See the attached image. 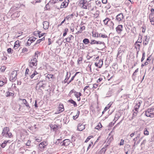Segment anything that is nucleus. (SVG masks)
<instances>
[{"label":"nucleus","mask_w":154,"mask_h":154,"mask_svg":"<svg viewBox=\"0 0 154 154\" xmlns=\"http://www.w3.org/2000/svg\"><path fill=\"white\" fill-rule=\"evenodd\" d=\"M98 85L96 84H94L93 85V88H96L98 87Z\"/></svg>","instance_id":"64"},{"label":"nucleus","mask_w":154,"mask_h":154,"mask_svg":"<svg viewBox=\"0 0 154 154\" xmlns=\"http://www.w3.org/2000/svg\"><path fill=\"white\" fill-rule=\"evenodd\" d=\"M149 19L152 25H154V16L149 17Z\"/></svg>","instance_id":"24"},{"label":"nucleus","mask_w":154,"mask_h":154,"mask_svg":"<svg viewBox=\"0 0 154 154\" xmlns=\"http://www.w3.org/2000/svg\"><path fill=\"white\" fill-rule=\"evenodd\" d=\"M149 38V37H148L146 35L144 37L143 41V44L144 45H146L148 44Z\"/></svg>","instance_id":"15"},{"label":"nucleus","mask_w":154,"mask_h":154,"mask_svg":"<svg viewBox=\"0 0 154 154\" xmlns=\"http://www.w3.org/2000/svg\"><path fill=\"white\" fill-rule=\"evenodd\" d=\"M103 64V61L101 59H100L95 63L96 66L100 68Z\"/></svg>","instance_id":"10"},{"label":"nucleus","mask_w":154,"mask_h":154,"mask_svg":"<svg viewBox=\"0 0 154 154\" xmlns=\"http://www.w3.org/2000/svg\"><path fill=\"white\" fill-rule=\"evenodd\" d=\"M29 40L30 41L32 42V43L36 39L35 38H30L29 39Z\"/></svg>","instance_id":"51"},{"label":"nucleus","mask_w":154,"mask_h":154,"mask_svg":"<svg viewBox=\"0 0 154 154\" xmlns=\"http://www.w3.org/2000/svg\"><path fill=\"white\" fill-rule=\"evenodd\" d=\"M106 149L105 148H103L101 149L100 151V154H104Z\"/></svg>","instance_id":"32"},{"label":"nucleus","mask_w":154,"mask_h":154,"mask_svg":"<svg viewBox=\"0 0 154 154\" xmlns=\"http://www.w3.org/2000/svg\"><path fill=\"white\" fill-rule=\"evenodd\" d=\"M83 60V58L82 57H80L77 60V63L78 64L80 63V62L82 61Z\"/></svg>","instance_id":"57"},{"label":"nucleus","mask_w":154,"mask_h":154,"mask_svg":"<svg viewBox=\"0 0 154 154\" xmlns=\"http://www.w3.org/2000/svg\"><path fill=\"white\" fill-rule=\"evenodd\" d=\"M74 38V37L72 35H69L65 39L66 42L71 43H72L71 40L73 39Z\"/></svg>","instance_id":"14"},{"label":"nucleus","mask_w":154,"mask_h":154,"mask_svg":"<svg viewBox=\"0 0 154 154\" xmlns=\"http://www.w3.org/2000/svg\"><path fill=\"white\" fill-rule=\"evenodd\" d=\"M123 53V51L122 49L121 48H119L118 50V53L117 54V57H120L122 56Z\"/></svg>","instance_id":"18"},{"label":"nucleus","mask_w":154,"mask_h":154,"mask_svg":"<svg viewBox=\"0 0 154 154\" xmlns=\"http://www.w3.org/2000/svg\"><path fill=\"white\" fill-rule=\"evenodd\" d=\"M123 16L122 13L119 14L116 17V20L118 21L122 20L123 18Z\"/></svg>","instance_id":"12"},{"label":"nucleus","mask_w":154,"mask_h":154,"mask_svg":"<svg viewBox=\"0 0 154 154\" xmlns=\"http://www.w3.org/2000/svg\"><path fill=\"white\" fill-rule=\"evenodd\" d=\"M8 142V140H5L3 143H2L1 144V146L2 147L4 148L6 145L7 143Z\"/></svg>","instance_id":"23"},{"label":"nucleus","mask_w":154,"mask_h":154,"mask_svg":"<svg viewBox=\"0 0 154 154\" xmlns=\"http://www.w3.org/2000/svg\"><path fill=\"white\" fill-rule=\"evenodd\" d=\"M137 43H135V47L137 49L138 48L139 50L140 49V44H137Z\"/></svg>","instance_id":"52"},{"label":"nucleus","mask_w":154,"mask_h":154,"mask_svg":"<svg viewBox=\"0 0 154 154\" xmlns=\"http://www.w3.org/2000/svg\"><path fill=\"white\" fill-rule=\"evenodd\" d=\"M29 71V70L27 68L26 70V72H25V75L26 76L27 75H29L28 72Z\"/></svg>","instance_id":"60"},{"label":"nucleus","mask_w":154,"mask_h":154,"mask_svg":"<svg viewBox=\"0 0 154 154\" xmlns=\"http://www.w3.org/2000/svg\"><path fill=\"white\" fill-rule=\"evenodd\" d=\"M145 53L144 52H143V54H142V57L141 59V62H143V61L144 60V59H145Z\"/></svg>","instance_id":"55"},{"label":"nucleus","mask_w":154,"mask_h":154,"mask_svg":"<svg viewBox=\"0 0 154 154\" xmlns=\"http://www.w3.org/2000/svg\"><path fill=\"white\" fill-rule=\"evenodd\" d=\"M93 137L92 136H91L88 137L87 138L86 140L85 141V142H87L88 140L91 138Z\"/></svg>","instance_id":"58"},{"label":"nucleus","mask_w":154,"mask_h":154,"mask_svg":"<svg viewBox=\"0 0 154 154\" xmlns=\"http://www.w3.org/2000/svg\"><path fill=\"white\" fill-rule=\"evenodd\" d=\"M68 29L67 28H65L64 29V32L63 33V36H65L67 34V32H68Z\"/></svg>","instance_id":"48"},{"label":"nucleus","mask_w":154,"mask_h":154,"mask_svg":"<svg viewBox=\"0 0 154 154\" xmlns=\"http://www.w3.org/2000/svg\"><path fill=\"white\" fill-rule=\"evenodd\" d=\"M142 36L140 35H139L138 41L137 42H136V43H141L142 42Z\"/></svg>","instance_id":"33"},{"label":"nucleus","mask_w":154,"mask_h":154,"mask_svg":"<svg viewBox=\"0 0 154 154\" xmlns=\"http://www.w3.org/2000/svg\"><path fill=\"white\" fill-rule=\"evenodd\" d=\"M142 103L141 100H139L137 101L136 103V105L134 106V109L136 112H138L139 108L141 104Z\"/></svg>","instance_id":"8"},{"label":"nucleus","mask_w":154,"mask_h":154,"mask_svg":"<svg viewBox=\"0 0 154 154\" xmlns=\"http://www.w3.org/2000/svg\"><path fill=\"white\" fill-rule=\"evenodd\" d=\"M45 87V84L42 83V82L40 81L37 84L36 86V89L38 91L41 90V88L44 89Z\"/></svg>","instance_id":"5"},{"label":"nucleus","mask_w":154,"mask_h":154,"mask_svg":"<svg viewBox=\"0 0 154 154\" xmlns=\"http://www.w3.org/2000/svg\"><path fill=\"white\" fill-rule=\"evenodd\" d=\"M72 18L71 17V16H70L69 15H68L65 18V19L66 20H71L72 19Z\"/></svg>","instance_id":"50"},{"label":"nucleus","mask_w":154,"mask_h":154,"mask_svg":"<svg viewBox=\"0 0 154 154\" xmlns=\"http://www.w3.org/2000/svg\"><path fill=\"white\" fill-rule=\"evenodd\" d=\"M69 102L73 104L74 107H76L77 106L76 103L72 100H69Z\"/></svg>","instance_id":"35"},{"label":"nucleus","mask_w":154,"mask_h":154,"mask_svg":"<svg viewBox=\"0 0 154 154\" xmlns=\"http://www.w3.org/2000/svg\"><path fill=\"white\" fill-rule=\"evenodd\" d=\"M32 43V42H30L29 39L28 40V41H27L26 44V46H29Z\"/></svg>","instance_id":"54"},{"label":"nucleus","mask_w":154,"mask_h":154,"mask_svg":"<svg viewBox=\"0 0 154 154\" xmlns=\"http://www.w3.org/2000/svg\"><path fill=\"white\" fill-rule=\"evenodd\" d=\"M143 133L145 135H148L149 134V132L146 128H145L144 129Z\"/></svg>","instance_id":"44"},{"label":"nucleus","mask_w":154,"mask_h":154,"mask_svg":"<svg viewBox=\"0 0 154 154\" xmlns=\"http://www.w3.org/2000/svg\"><path fill=\"white\" fill-rule=\"evenodd\" d=\"M31 142L30 140H28L26 143V145L27 146H29L30 145Z\"/></svg>","instance_id":"61"},{"label":"nucleus","mask_w":154,"mask_h":154,"mask_svg":"<svg viewBox=\"0 0 154 154\" xmlns=\"http://www.w3.org/2000/svg\"><path fill=\"white\" fill-rule=\"evenodd\" d=\"M141 133H138L136 135V137L133 139L132 141H134V142L137 143L136 141H137V139L140 137Z\"/></svg>","instance_id":"20"},{"label":"nucleus","mask_w":154,"mask_h":154,"mask_svg":"<svg viewBox=\"0 0 154 154\" xmlns=\"http://www.w3.org/2000/svg\"><path fill=\"white\" fill-rule=\"evenodd\" d=\"M2 135L6 137L11 138L12 136V134L11 133L9 132V128L8 127H5L4 128Z\"/></svg>","instance_id":"1"},{"label":"nucleus","mask_w":154,"mask_h":154,"mask_svg":"<svg viewBox=\"0 0 154 154\" xmlns=\"http://www.w3.org/2000/svg\"><path fill=\"white\" fill-rule=\"evenodd\" d=\"M59 111L60 112H63L64 110V106L63 105L61 104L59 105V107L58 109Z\"/></svg>","instance_id":"21"},{"label":"nucleus","mask_w":154,"mask_h":154,"mask_svg":"<svg viewBox=\"0 0 154 154\" xmlns=\"http://www.w3.org/2000/svg\"><path fill=\"white\" fill-rule=\"evenodd\" d=\"M137 75V73L134 72V73H133L132 75V77L133 78V79L134 80H135L136 78V76Z\"/></svg>","instance_id":"56"},{"label":"nucleus","mask_w":154,"mask_h":154,"mask_svg":"<svg viewBox=\"0 0 154 154\" xmlns=\"http://www.w3.org/2000/svg\"><path fill=\"white\" fill-rule=\"evenodd\" d=\"M20 46L19 41L18 40H17L14 43V48L15 49H16Z\"/></svg>","instance_id":"19"},{"label":"nucleus","mask_w":154,"mask_h":154,"mask_svg":"<svg viewBox=\"0 0 154 154\" xmlns=\"http://www.w3.org/2000/svg\"><path fill=\"white\" fill-rule=\"evenodd\" d=\"M120 117V116L118 114H116L115 115L114 121H115V122L117 121L118 119Z\"/></svg>","instance_id":"29"},{"label":"nucleus","mask_w":154,"mask_h":154,"mask_svg":"<svg viewBox=\"0 0 154 154\" xmlns=\"http://www.w3.org/2000/svg\"><path fill=\"white\" fill-rule=\"evenodd\" d=\"M5 83L2 81L0 80V87L3 86Z\"/></svg>","instance_id":"62"},{"label":"nucleus","mask_w":154,"mask_h":154,"mask_svg":"<svg viewBox=\"0 0 154 154\" xmlns=\"http://www.w3.org/2000/svg\"><path fill=\"white\" fill-rule=\"evenodd\" d=\"M19 100L23 101V103L26 105L28 109L30 108V107L29 106L28 103L25 99L20 98Z\"/></svg>","instance_id":"17"},{"label":"nucleus","mask_w":154,"mask_h":154,"mask_svg":"<svg viewBox=\"0 0 154 154\" xmlns=\"http://www.w3.org/2000/svg\"><path fill=\"white\" fill-rule=\"evenodd\" d=\"M14 95V94L12 92L8 91L6 92V96L7 97H9L10 96H13Z\"/></svg>","instance_id":"27"},{"label":"nucleus","mask_w":154,"mask_h":154,"mask_svg":"<svg viewBox=\"0 0 154 154\" xmlns=\"http://www.w3.org/2000/svg\"><path fill=\"white\" fill-rule=\"evenodd\" d=\"M38 73L35 71H34L33 73L30 75V77L31 79H32L36 75H37Z\"/></svg>","instance_id":"36"},{"label":"nucleus","mask_w":154,"mask_h":154,"mask_svg":"<svg viewBox=\"0 0 154 154\" xmlns=\"http://www.w3.org/2000/svg\"><path fill=\"white\" fill-rule=\"evenodd\" d=\"M151 13H150L149 17L153 16L154 15V9L153 8H151L150 10Z\"/></svg>","instance_id":"40"},{"label":"nucleus","mask_w":154,"mask_h":154,"mask_svg":"<svg viewBox=\"0 0 154 154\" xmlns=\"http://www.w3.org/2000/svg\"><path fill=\"white\" fill-rule=\"evenodd\" d=\"M131 149V146H130L129 145L127 144L126 145L125 147V150L126 151H130Z\"/></svg>","instance_id":"28"},{"label":"nucleus","mask_w":154,"mask_h":154,"mask_svg":"<svg viewBox=\"0 0 154 154\" xmlns=\"http://www.w3.org/2000/svg\"><path fill=\"white\" fill-rule=\"evenodd\" d=\"M37 60L36 57H34L29 62V66L30 67L35 68H37Z\"/></svg>","instance_id":"3"},{"label":"nucleus","mask_w":154,"mask_h":154,"mask_svg":"<svg viewBox=\"0 0 154 154\" xmlns=\"http://www.w3.org/2000/svg\"><path fill=\"white\" fill-rule=\"evenodd\" d=\"M145 115L147 117L151 118L154 117V112L153 109H148L146 111Z\"/></svg>","instance_id":"4"},{"label":"nucleus","mask_w":154,"mask_h":154,"mask_svg":"<svg viewBox=\"0 0 154 154\" xmlns=\"http://www.w3.org/2000/svg\"><path fill=\"white\" fill-rule=\"evenodd\" d=\"M110 20L109 19V18H107L104 20H103V22L105 25H107L108 24V23H109Z\"/></svg>","instance_id":"25"},{"label":"nucleus","mask_w":154,"mask_h":154,"mask_svg":"<svg viewBox=\"0 0 154 154\" xmlns=\"http://www.w3.org/2000/svg\"><path fill=\"white\" fill-rule=\"evenodd\" d=\"M83 42L85 44L87 45L89 43V41L88 39L85 38L83 40Z\"/></svg>","instance_id":"30"},{"label":"nucleus","mask_w":154,"mask_h":154,"mask_svg":"<svg viewBox=\"0 0 154 154\" xmlns=\"http://www.w3.org/2000/svg\"><path fill=\"white\" fill-rule=\"evenodd\" d=\"M108 24V26H109L111 28L113 29H114V25L113 23L110 20Z\"/></svg>","instance_id":"22"},{"label":"nucleus","mask_w":154,"mask_h":154,"mask_svg":"<svg viewBox=\"0 0 154 154\" xmlns=\"http://www.w3.org/2000/svg\"><path fill=\"white\" fill-rule=\"evenodd\" d=\"M88 5V3L85 0H81L79 1V6L81 8L84 9H87Z\"/></svg>","instance_id":"2"},{"label":"nucleus","mask_w":154,"mask_h":154,"mask_svg":"<svg viewBox=\"0 0 154 154\" xmlns=\"http://www.w3.org/2000/svg\"><path fill=\"white\" fill-rule=\"evenodd\" d=\"M76 92L75 91L74 89H72L70 91V92H69V96H70L71 95V94L72 93H74L75 94Z\"/></svg>","instance_id":"53"},{"label":"nucleus","mask_w":154,"mask_h":154,"mask_svg":"<svg viewBox=\"0 0 154 154\" xmlns=\"http://www.w3.org/2000/svg\"><path fill=\"white\" fill-rule=\"evenodd\" d=\"M107 36L105 34H103L101 33H99V36L98 37H101L103 38H107Z\"/></svg>","instance_id":"41"},{"label":"nucleus","mask_w":154,"mask_h":154,"mask_svg":"<svg viewBox=\"0 0 154 154\" xmlns=\"http://www.w3.org/2000/svg\"><path fill=\"white\" fill-rule=\"evenodd\" d=\"M20 11L19 12H16L14 13L13 14V15L14 16H15L16 17H18L20 16Z\"/></svg>","instance_id":"39"},{"label":"nucleus","mask_w":154,"mask_h":154,"mask_svg":"<svg viewBox=\"0 0 154 154\" xmlns=\"http://www.w3.org/2000/svg\"><path fill=\"white\" fill-rule=\"evenodd\" d=\"M48 145V143L46 141L41 142L39 145V147L41 149H44Z\"/></svg>","instance_id":"6"},{"label":"nucleus","mask_w":154,"mask_h":154,"mask_svg":"<svg viewBox=\"0 0 154 154\" xmlns=\"http://www.w3.org/2000/svg\"><path fill=\"white\" fill-rule=\"evenodd\" d=\"M79 114H80L79 111L78 110L76 115L75 116H73V119H77L78 118V117H79Z\"/></svg>","instance_id":"38"},{"label":"nucleus","mask_w":154,"mask_h":154,"mask_svg":"<svg viewBox=\"0 0 154 154\" xmlns=\"http://www.w3.org/2000/svg\"><path fill=\"white\" fill-rule=\"evenodd\" d=\"M40 54L39 52L37 51L35 52V55L34 56V57H36V58H37L38 57V54Z\"/></svg>","instance_id":"47"},{"label":"nucleus","mask_w":154,"mask_h":154,"mask_svg":"<svg viewBox=\"0 0 154 154\" xmlns=\"http://www.w3.org/2000/svg\"><path fill=\"white\" fill-rule=\"evenodd\" d=\"M54 75L48 74L47 76V78H48L49 79H52L54 77Z\"/></svg>","instance_id":"42"},{"label":"nucleus","mask_w":154,"mask_h":154,"mask_svg":"<svg viewBox=\"0 0 154 154\" xmlns=\"http://www.w3.org/2000/svg\"><path fill=\"white\" fill-rule=\"evenodd\" d=\"M35 140L38 142H40L42 140V137H35Z\"/></svg>","instance_id":"49"},{"label":"nucleus","mask_w":154,"mask_h":154,"mask_svg":"<svg viewBox=\"0 0 154 154\" xmlns=\"http://www.w3.org/2000/svg\"><path fill=\"white\" fill-rule=\"evenodd\" d=\"M50 127L54 131H56L57 129V126L56 125H52L51 126H50Z\"/></svg>","instance_id":"31"},{"label":"nucleus","mask_w":154,"mask_h":154,"mask_svg":"<svg viewBox=\"0 0 154 154\" xmlns=\"http://www.w3.org/2000/svg\"><path fill=\"white\" fill-rule=\"evenodd\" d=\"M124 140L123 139H122L121 140V142L120 143V145H123L124 144Z\"/></svg>","instance_id":"63"},{"label":"nucleus","mask_w":154,"mask_h":154,"mask_svg":"<svg viewBox=\"0 0 154 154\" xmlns=\"http://www.w3.org/2000/svg\"><path fill=\"white\" fill-rule=\"evenodd\" d=\"M93 34V36L95 37H98L99 33H98L97 32H96L93 31L92 32Z\"/></svg>","instance_id":"26"},{"label":"nucleus","mask_w":154,"mask_h":154,"mask_svg":"<svg viewBox=\"0 0 154 154\" xmlns=\"http://www.w3.org/2000/svg\"><path fill=\"white\" fill-rule=\"evenodd\" d=\"M140 133V132L137 131H134V132L131 134L130 135V136L131 137H132L134 135H137V133Z\"/></svg>","instance_id":"34"},{"label":"nucleus","mask_w":154,"mask_h":154,"mask_svg":"<svg viewBox=\"0 0 154 154\" xmlns=\"http://www.w3.org/2000/svg\"><path fill=\"white\" fill-rule=\"evenodd\" d=\"M70 142L69 140L65 139L63 141V143H61V145L62 146H67L69 145Z\"/></svg>","instance_id":"13"},{"label":"nucleus","mask_w":154,"mask_h":154,"mask_svg":"<svg viewBox=\"0 0 154 154\" xmlns=\"http://www.w3.org/2000/svg\"><path fill=\"white\" fill-rule=\"evenodd\" d=\"M82 94L80 92H76L75 94V96L77 98L79 97Z\"/></svg>","instance_id":"37"},{"label":"nucleus","mask_w":154,"mask_h":154,"mask_svg":"<svg viewBox=\"0 0 154 154\" xmlns=\"http://www.w3.org/2000/svg\"><path fill=\"white\" fill-rule=\"evenodd\" d=\"M85 127L84 125L80 123L78 125L77 130L80 131H81L85 129Z\"/></svg>","instance_id":"11"},{"label":"nucleus","mask_w":154,"mask_h":154,"mask_svg":"<svg viewBox=\"0 0 154 154\" xmlns=\"http://www.w3.org/2000/svg\"><path fill=\"white\" fill-rule=\"evenodd\" d=\"M17 78V72L16 71H13L11 74L10 76V80L12 81H15Z\"/></svg>","instance_id":"7"},{"label":"nucleus","mask_w":154,"mask_h":154,"mask_svg":"<svg viewBox=\"0 0 154 154\" xmlns=\"http://www.w3.org/2000/svg\"><path fill=\"white\" fill-rule=\"evenodd\" d=\"M49 23L47 21H44L43 22V25L44 29H47L48 28L49 26Z\"/></svg>","instance_id":"16"},{"label":"nucleus","mask_w":154,"mask_h":154,"mask_svg":"<svg viewBox=\"0 0 154 154\" xmlns=\"http://www.w3.org/2000/svg\"><path fill=\"white\" fill-rule=\"evenodd\" d=\"M37 32H38V35L39 38L41 37L42 36H43L44 34H45V33L41 34V32L40 31H37Z\"/></svg>","instance_id":"45"},{"label":"nucleus","mask_w":154,"mask_h":154,"mask_svg":"<svg viewBox=\"0 0 154 154\" xmlns=\"http://www.w3.org/2000/svg\"><path fill=\"white\" fill-rule=\"evenodd\" d=\"M123 26L122 25H119L117 26L116 28V30L118 34H120L123 30Z\"/></svg>","instance_id":"9"},{"label":"nucleus","mask_w":154,"mask_h":154,"mask_svg":"<svg viewBox=\"0 0 154 154\" xmlns=\"http://www.w3.org/2000/svg\"><path fill=\"white\" fill-rule=\"evenodd\" d=\"M45 39V37H43L42 38L37 40L35 44H36L39 43L42 41L44 40Z\"/></svg>","instance_id":"43"},{"label":"nucleus","mask_w":154,"mask_h":154,"mask_svg":"<svg viewBox=\"0 0 154 154\" xmlns=\"http://www.w3.org/2000/svg\"><path fill=\"white\" fill-rule=\"evenodd\" d=\"M27 51H28V49L26 48H24L22 50V53H24L25 52H27Z\"/></svg>","instance_id":"59"},{"label":"nucleus","mask_w":154,"mask_h":154,"mask_svg":"<svg viewBox=\"0 0 154 154\" xmlns=\"http://www.w3.org/2000/svg\"><path fill=\"white\" fill-rule=\"evenodd\" d=\"M6 69V67L5 66H1L0 69V70L2 72H4Z\"/></svg>","instance_id":"46"}]
</instances>
